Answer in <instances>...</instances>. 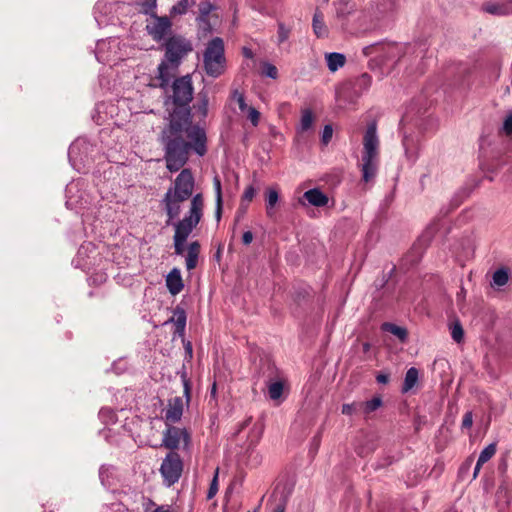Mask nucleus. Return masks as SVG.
I'll return each mask as SVG.
<instances>
[{"mask_svg":"<svg viewBox=\"0 0 512 512\" xmlns=\"http://www.w3.org/2000/svg\"><path fill=\"white\" fill-rule=\"evenodd\" d=\"M194 87L191 75L174 79L165 100L168 124L161 132L166 168L170 172L181 170L193 150L199 157L207 152L206 131L199 124H192L190 103Z\"/></svg>","mask_w":512,"mask_h":512,"instance_id":"nucleus-1","label":"nucleus"},{"mask_svg":"<svg viewBox=\"0 0 512 512\" xmlns=\"http://www.w3.org/2000/svg\"><path fill=\"white\" fill-rule=\"evenodd\" d=\"M204 200L202 194L198 193L192 198L190 202L189 211L185 214L183 219L177 220L174 223V236L173 246L174 253L178 256H183L185 252V243L192 233V231L200 223L203 216Z\"/></svg>","mask_w":512,"mask_h":512,"instance_id":"nucleus-2","label":"nucleus"},{"mask_svg":"<svg viewBox=\"0 0 512 512\" xmlns=\"http://www.w3.org/2000/svg\"><path fill=\"white\" fill-rule=\"evenodd\" d=\"M379 145L377 126L375 122H372L367 126L363 137L362 163L360 165L362 180L366 183L373 180L377 174L379 166Z\"/></svg>","mask_w":512,"mask_h":512,"instance_id":"nucleus-3","label":"nucleus"},{"mask_svg":"<svg viewBox=\"0 0 512 512\" xmlns=\"http://www.w3.org/2000/svg\"><path fill=\"white\" fill-rule=\"evenodd\" d=\"M224 51V42L220 37H215L208 42L203 55L204 69L208 76L217 78L224 73L226 67Z\"/></svg>","mask_w":512,"mask_h":512,"instance_id":"nucleus-4","label":"nucleus"},{"mask_svg":"<svg viewBox=\"0 0 512 512\" xmlns=\"http://www.w3.org/2000/svg\"><path fill=\"white\" fill-rule=\"evenodd\" d=\"M336 15L339 18H347L353 14H357L356 19L360 22V25L372 24L375 20L379 19L383 11L374 4L357 11L355 4L349 0H338L334 3Z\"/></svg>","mask_w":512,"mask_h":512,"instance_id":"nucleus-5","label":"nucleus"},{"mask_svg":"<svg viewBox=\"0 0 512 512\" xmlns=\"http://www.w3.org/2000/svg\"><path fill=\"white\" fill-rule=\"evenodd\" d=\"M94 146L85 138H78L69 147L68 157L71 165L78 172L85 173V168L91 163Z\"/></svg>","mask_w":512,"mask_h":512,"instance_id":"nucleus-6","label":"nucleus"},{"mask_svg":"<svg viewBox=\"0 0 512 512\" xmlns=\"http://www.w3.org/2000/svg\"><path fill=\"white\" fill-rule=\"evenodd\" d=\"M164 48V58L178 65L181 64L185 56L193 49L191 42L180 35L169 37L164 44Z\"/></svg>","mask_w":512,"mask_h":512,"instance_id":"nucleus-7","label":"nucleus"},{"mask_svg":"<svg viewBox=\"0 0 512 512\" xmlns=\"http://www.w3.org/2000/svg\"><path fill=\"white\" fill-rule=\"evenodd\" d=\"M183 471V462L180 455L170 451L163 459L160 466V473L166 486L170 487L180 479Z\"/></svg>","mask_w":512,"mask_h":512,"instance_id":"nucleus-8","label":"nucleus"},{"mask_svg":"<svg viewBox=\"0 0 512 512\" xmlns=\"http://www.w3.org/2000/svg\"><path fill=\"white\" fill-rule=\"evenodd\" d=\"M162 445L172 451L178 448L189 451L191 446V435L186 428L168 426L166 431L163 433Z\"/></svg>","mask_w":512,"mask_h":512,"instance_id":"nucleus-9","label":"nucleus"},{"mask_svg":"<svg viewBox=\"0 0 512 512\" xmlns=\"http://www.w3.org/2000/svg\"><path fill=\"white\" fill-rule=\"evenodd\" d=\"M120 44V39L115 37L98 41L95 51L96 59L103 64L123 60Z\"/></svg>","mask_w":512,"mask_h":512,"instance_id":"nucleus-10","label":"nucleus"},{"mask_svg":"<svg viewBox=\"0 0 512 512\" xmlns=\"http://www.w3.org/2000/svg\"><path fill=\"white\" fill-rule=\"evenodd\" d=\"M195 186V180L193 174L190 169L184 168L175 178L173 185H171L167 191H171L172 194L177 195V197L192 199L195 195H193V190Z\"/></svg>","mask_w":512,"mask_h":512,"instance_id":"nucleus-11","label":"nucleus"},{"mask_svg":"<svg viewBox=\"0 0 512 512\" xmlns=\"http://www.w3.org/2000/svg\"><path fill=\"white\" fill-rule=\"evenodd\" d=\"M362 52L365 56H375L380 62H385L399 56L401 47L392 43H374L365 46Z\"/></svg>","mask_w":512,"mask_h":512,"instance_id":"nucleus-12","label":"nucleus"},{"mask_svg":"<svg viewBox=\"0 0 512 512\" xmlns=\"http://www.w3.org/2000/svg\"><path fill=\"white\" fill-rule=\"evenodd\" d=\"M185 201H187V199L181 198L180 196L177 197V195L172 194L171 191H166L161 201V204L167 215V219L165 222L167 226L174 227V223L177 221L181 213L182 203Z\"/></svg>","mask_w":512,"mask_h":512,"instance_id":"nucleus-13","label":"nucleus"},{"mask_svg":"<svg viewBox=\"0 0 512 512\" xmlns=\"http://www.w3.org/2000/svg\"><path fill=\"white\" fill-rule=\"evenodd\" d=\"M172 22L167 16L152 15L146 25V30L152 39L160 42L171 32Z\"/></svg>","mask_w":512,"mask_h":512,"instance_id":"nucleus-14","label":"nucleus"},{"mask_svg":"<svg viewBox=\"0 0 512 512\" xmlns=\"http://www.w3.org/2000/svg\"><path fill=\"white\" fill-rule=\"evenodd\" d=\"M481 9L497 17L512 16V0H490L485 2Z\"/></svg>","mask_w":512,"mask_h":512,"instance_id":"nucleus-15","label":"nucleus"},{"mask_svg":"<svg viewBox=\"0 0 512 512\" xmlns=\"http://www.w3.org/2000/svg\"><path fill=\"white\" fill-rule=\"evenodd\" d=\"M180 65L176 63H172L167 59L163 58L160 64L158 65V75L159 79V87L162 89H166L169 86L171 79L175 76L178 71V67Z\"/></svg>","mask_w":512,"mask_h":512,"instance_id":"nucleus-16","label":"nucleus"},{"mask_svg":"<svg viewBox=\"0 0 512 512\" xmlns=\"http://www.w3.org/2000/svg\"><path fill=\"white\" fill-rule=\"evenodd\" d=\"M328 201L329 199L325 193L318 188H313L304 192L303 196L299 199V204L301 206L309 204L315 207H324L328 204Z\"/></svg>","mask_w":512,"mask_h":512,"instance_id":"nucleus-17","label":"nucleus"},{"mask_svg":"<svg viewBox=\"0 0 512 512\" xmlns=\"http://www.w3.org/2000/svg\"><path fill=\"white\" fill-rule=\"evenodd\" d=\"M405 156L410 163H415L419 156V138L414 135H404L402 139Z\"/></svg>","mask_w":512,"mask_h":512,"instance_id":"nucleus-18","label":"nucleus"},{"mask_svg":"<svg viewBox=\"0 0 512 512\" xmlns=\"http://www.w3.org/2000/svg\"><path fill=\"white\" fill-rule=\"evenodd\" d=\"M184 410V403L183 399L179 396H176L174 398H171L169 400L166 412H165V418L169 422H178L182 415Z\"/></svg>","mask_w":512,"mask_h":512,"instance_id":"nucleus-19","label":"nucleus"},{"mask_svg":"<svg viewBox=\"0 0 512 512\" xmlns=\"http://www.w3.org/2000/svg\"><path fill=\"white\" fill-rule=\"evenodd\" d=\"M89 254H96V248L91 242L84 243L80 246L77 252V257L73 260L75 266L84 270L89 269L91 266V262L88 261L90 258Z\"/></svg>","mask_w":512,"mask_h":512,"instance_id":"nucleus-20","label":"nucleus"},{"mask_svg":"<svg viewBox=\"0 0 512 512\" xmlns=\"http://www.w3.org/2000/svg\"><path fill=\"white\" fill-rule=\"evenodd\" d=\"M187 316L186 312L181 307H176L173 312V316L168 319L164 324L173 323L175 325L174 337H184L186 328Z\"/></svg>","mask_w":512,"mask_h":512,"instance_id":"nucleus-21","label":"nucleus"},{"mask_svg":"<svg viewBox=\"0 0 512 512\" xmlns=\"http://www.w3.org/2000/svg\"><path fill=\"white\" fill-rule=\"evenodd\" d=\"M99 479L105 488L114 486L118 480L116 468L113 465H102L99 469Z\"/></svg>","mask_w":512,"mask_h":512,"instance_id":"nucleus-22","label":"nucleus"},{"mask_svg":"<svg viewBox=\"0 0 512 512\" xmlns=\"http://www.w3.org/2000/svg\"><path fill=\"white\" fill-rule=\"evenodd\" d=\"M166 286L172 295H176L181 292L184 287L181 273L177 268H174L169 272L166 277Z\"/></svg>","mask_w":512,"mask_h":512,"instance_id":"nucleus-23","label":"nucleus"},{"mask_svg":"<svg viewBox=\"0 0 512 512\" xmlns=\"http://www.w3.org/2000/svg\"><path fill=\"white\" fill-rule=\"evenodd\" d=\"M200 254V244L198 241H193L187 246V253L185 256V266L187 270L196 268Z\"/></svg>","mask_w":512,"mask_h":512,"instance_id":"nucleus-24","label":"nucleus"},{"mask_svg":"<svg viewBox=\"0 0 512 512\" xmlns=\"http://www.w3.org/2000/svg\"><path fill=\"white\" fill-rule=\"evenodd\" d=\"M325 60L330 72H336L346 63V57L342 53L330 52L325 54Z\"/></svg>","mask_w":512,"mask_h":512,"instance_id":"nucleus-25","label":"nucleus"},{"mask_svg":"<svg viewBox=\"0 0 512 512\" xmlns=\"http://www.w3.org/2000/svg\"><path fill=\"white\" fill-rule=\"evenodd\" d=\"M208 104L209 98L206 92H200L199 98L196 104H194V115L199 117L201 120H204L208 115Z\"/></svg>","mask_w":512,"mask_h":512,"instance_id":"nucleus-26","label":"nucleus"},{"mask_svg":"<svg viewBox=\"0 0 512 512\" xmlns=\"http://www.w3.org/2000/svg\"><path fill=\"white\" fill-rule=\"evenodd\" d=\"M312 27L317 37L321 38L327 36L328 29L324 23L323 14L319 10H316L314 13Z\"/></svg>","mask_w":512,"mask_h":512,"instance_id":"nucleus-27","label":"nucleus"},{"mask_svg":"<svg viewBox=\"0 0 512 512\" xmlns=\"http://www.w3.org/2000/svg\"><path fill=\"white\" fill-rule=\"evenodd\" d=\"M419 372L415 367H411L407 370L402 386V392L407 393L410 391L418 382Z\"/></svg>","mask_w":512,"mask_h":512,"instance_id":"nucleus-28","label":"nucleus"},{"mask_svg":"<svg viewBox=\"0 0 512 512\" xmlns=\"http://www.w3.org/2000/svg\"><path fill=\"white\" fill-rule=\"evenodd\" d=\"M381 329L396 336L399 340L405 341L407 338V330L390 322H384Z\"/></svg>","mask_w":512,"mask_h":512,"instance_id":"nucleus-29","label":"nucleus"},{"mask_svg":"<svg viewBox=\"0 0 512 512\" xmlns=\"http://www.w3.org/2000/svg\"><path fill=\"white\" fill-rule=\"evenodd\" d=\"M372 83V78L369 74L363 73L358 76L353 84L354 90L357 93H363L369 89Z\"/></svg>","mask_w":512,"mask_h":512,"instance_id":"nucleus-30","label":"nucleus"},{"mask_svg":"<svg viewBox=\"0 0 512 512\" xmlns=\"http://www.w3.org/2000/svg\"><path fill=\"white\" fill-rule=\"evenodd\" d=\"M314 122V115L310 109H304L301 113L300 124L298 131L304 132L312 128Z\"/></svg>","mask_w":512,"mask_h":512,"instance_id":"nucleus-31","label":"nucleus"},{"mask_svg":"<svg viewBox=\"0 0 512 512\" xmlns=\"http://www.w3.org/2000/svg\"><path fill=\"white\" fill-rule=\"evenodd\" d=\"M365 414H370L380 408L383 404L381 396H375L366 402H360Z\"/></svg>","mask_w":512,"mask_h":512,"instance_id":"nucleus-32","label":"nucleus"},{"mask_svg":"<svg viewBox=\"0 0 512 512\" xmlns=\"http://www.w3.org/2000/svg\"><path fill=\"white\" fill-rule=\"evenodd\" d=\"M496 443H491L486 446L479 454L478 460L479 465H483L488 462L496 453Z\"/></svg>","mask_w":512,"mask_h":512,"instance_id":"nucleus-33","label":"nucleus"},{"mask_svg":"<svg viewBox=\"0 0 512 512\" xmlns=\"http://www.w3.org/2000/svg\"><path fill=\"white\" fill-rule=\"evenodd\" d=\"M284 385L281 381H276L268 386V394L270 399L278 400L283 393Z\"/></svg>","mask_w":512,"mask_h":512,"instance_id":"nucleus-34","label":"nucleus"},{"mask_svg":"<svg viewBox=\"0 0 512 512\" xmlns=\"http://www.w3.org/2000/svg\"><path fill=\"white\" fill-rule=\"evenodd\" d=\"M189 8V0H179L175 5H173L170 9V15H184L188 11Z\"/></svg>","mask_w":512,"mask_h":512,"instance_id":"nucleus-35","label":"nucleus"},{"mask_svg":"<svg viewBox=\"0 0 512 512\" xmlns=\"http://www.w3.org/2000/svg\"><path fill=\"white\" fill-rule=\"evenodd\" d=\"M450 330L452 339L457 343L462 342L464 338V330L461 323L458 320L452 324Z\"/></svg>","mask_w":512,"mask_h":512,"instance_id":"nucleus-36","label":"nucleus"},{"mask_svg":"<svg viewBox=\"0 0 512 512\" xmlns=\"http://www.w3.org/2000/svg\"><path fill=\"white\" fill-rule=\"evenodd\" d=\"M266 208L273 209L279 201V193L274 188H268L266 191Z\"/></svg>","mask_w":512,"mask_h":512,"instance_id":"nucleus-37","label":"nucleus"},{"mask_svg":"<svg viewBox=\"0 0 512 512\" xmlns=\"http://www.w3.org/2000/svg\"><path fill=\"white\" fill-rule=\"evenodd\" d=\"M509 280L508 272L505 269H498L493 274V283L496 286H504Z\"/></svg>","mask_w":512,"mask_h":512,"instance_id":"nucleus-38","label":"nucleus"},{"mask_svg":"<svg viewBox=\"0 0 512 512\" xmlns=\"http://www.w3.org/2000/svg\"><path fill=\"white\" fill-rule=\"evenodd\" d=\"M99 417L105 424H112L116 422V414L111 408H102L99 411Z\"/></svg>","mask_w":512,"mask_h":512,"instance_id":"nucleus-39","label":"nucleus"},{"mask_svg":"<svg viewBox=\"0 0 512 512\" xmlns=\"http://www.w3.org/2000/svg\"><path fill=\"white\" fill-rule=\"evenodd\" d=\"M290 28H287L283 23H278V31H277V43L281 45L286 42L290 35Z\"/></svg>","mask_w":512,"mask_h":512,"instance_id":"nucleus-40","label":"nucleus"},{"mask_svg":"<svg viewBox=\"0 0 512 512\" xmlns=\"http://www.w3.org/2000/svg\"><path fill=\"white\" fill-rule=\"evenodd\" d=\"M218 475H219V468H216L214 472L213 479L210 483L208 492H207V499H212L218 492Z\"/></svg>","mask_w":512,"mask_h":512,"instance_id":"nucleus-41","label":"nucleus"},{"mask_svg":"<svg viewBox=\"0 0 512 512\" xmlns=\"http://www.w3.org/2000/svg\"><path fill=\"white\" fill-rule=\"evenodd\" d=\"M106 9H107V5L105 3H103L102 1L97 2L94 7V17L99 25L106 24V21L102 18V15H101L103 10H106Z\"/></svg>","mask_w":512,"mask_h":512,"instance_id":"nucleus-42","label":"nucleus"},{"mask_svg":"<svg viewBox=\"0 0 512 512\" xmlns=\"http://www.w3.org/2000/svg\"><path fill=\"white\" fill-rule=\"evenodd\" d=\"M255 195H256V189L254 188L253 185H249L245 188V190L242 194L241 202L245 203V204H249L253 200Z\"/></svg>","mask_w":512,"mask_h":512,"instance_id":"nucleus-43","label":"nucleus"},{"mask_svg":"<svg viewBox=\"0 0 512 512\" xmlns=\"http://www.w3.org/2000/svg\"><path fill=\"white\" fill-rule=\"evenodd\" d=\"M262 73L271 79H276L278 76V70L276 66H274L271 63H264L263 64V71Z\"/></svg>","mask_w":512,"mask_h":512,"instance_id":"nucleus-44","label":"nucleus"},{"mask_svg":"<svg viewBox=\"0 0 512 512\" xmlns=\"http://www.w3.org/2000/svg\"><path fill=\"white\" fill-rule=\"evenodd\" d=\"M247 118L250 120L253 126H257L260 120V113L254 107H249L247 110Z\"/></svg>","mask_w":512,"mask_h":512,"instance_id":"nucleus-45","label":"nucleus"},{"mask_svg":"<svg viewBox=\"0 0 512 512\" xmlns=\"http://www.w3.org/2000/svg\"><path fill=\"white\" fill-rule=\"evenodd\" d=\"M361 407V404L360 402H353V403H349V404H343L342 405V409H341V412L342 414L344 415H348V416H351L355 413V411Z\"/></svg>","mask_w":512,"mask_h":512,"instance_id":"nucleus-46","label":"nucleus"},{"mask_svg":"<svg viewBox=\"0 0 512 512\" xmlns=\"http://www.w3.org/2000/svg\"><path fill=\"white\" fill-rule=\"evenodd\" d=\"M332 135H333L332 126L330 124L325 125L323 128V131H322V135H321V142L324 145H327L330 142V140L332 139Z\"/></svg>","mask_w":512,"mask_h":512,"instance_id":"nucleus-47","label":"nucleus"},{"mask_svg":"<svg viewBox=\"0 0 512 512\" xmlns=\"http://www.w3.org/2000/svg\"><path fill=\"white\" fill-rule=\"evenodd\" d=\"M213 186L215 190V198L216 201L223 200L222 199V186H221V180L218 176H215L213 178Z\"/></svg>","mask_w":512,"mask_h":512,"instance_id":"nucleus-48","label":"nucleus"},{"mask_svg":"<svg viewBox=\"0 0 512 512\" xmlns=\"http://www.w3.org/2000/svg\"><path fill=\"white\" fill-rule=\"evenodd\" d=\"M472 424H473V414L471 411H468L463 416L462 428L469 429V428H471Z\"/></svg>","mask_w":512,"mask_h":512,"instance_id":"nucleus-49","label":"nucleus"},{"mask_svg":"<svg viewBox=\"0 0 512 512\" xmlns=\"http://www.w3.org/2000/svg\"><path fill=\"white\" fill-rule=\"evenodd\" d=\"M503 130L506 132V134H512V115H509L504 123H503Z\"/></svg>","mask_w":512,"mask_h":512,"instance_id":"nucleus-50","label":"nucleus"},{"mask_svg":"<svg viewBox=\"0 0 512 512\" xmlns=\"http://www.w3.org/2000/svg\"><path fill=\"white\" fill-rule=\"evenodd\" d=\"M223 200L216 201L215 217L217 221H220L222 215Z\"/></svg>","mask_w":512,"mask_h":512,"instance_id":"nucleus-51","label":"nucleus"},{"mask_svg":"<svg viewBox=\"0 0 512 512\" xmlns=\"http://www.w3.org/2000/svg\"><path fill=\"white\" fill-rule=\"evenodd\" d=\"M253 241V234L251 231H246L243 233L242 242L244 245H249Z\"/></svg>","mask_w":512,"mask_h":512,"instance_id":"nucleus-52","label":"nucleus"},{"mask_svg":"<svg viewBox=\"0 0 512 512\" xmlns=\"http://www.w3.org/2000/svg\"><path fill=\"white\" fill-rule=\"evenodd\" d=\"M247 208H248V204H245V203L241 202L240 207H239V209L237 211V217H236L237 220H239L241 217L244 216V214L247 211Z\"/></svg>","mask_w":512,"mask_h":512,"instance_id":"nucleus-53","label":"nucleus"},{"mask_svg":"<svg viewBox=\"0 0 512 512\" xmlns=\"http://www.w3.org/2000/svg\"><path fill=\"white\" fill-rule=\"evenodd\" d=\"M376 380L380 384H387L388 381H389V375L388 374H384V373H379L376 376Z\"/></svg>","mask_w":512,"mask_h":512,"instance_id":"nucleus-54","label":"nucleus"},{"mask_svg":"<svg viewBox=\"0 0 512 512\" xmlns=\"http://www.w3.org/2000/svg\"><path fill=\"white\" fill-rule=\"evenodd\" d=\"M237 103L239 105V109L241 110V112H246V110L249 108L245 102L244 96H239V102H237Z\"/></svg>","mask_w":512,"mask_h":512,"instance_id":"nucleus-55","label":"nucleus"},{"mask_svg":"<svg viewBox=\"0 0 512 512\" xmlns=\"http://www.w3.org/2000/svg\"><path fill=\"white\" fill-rule=\"evenodd\" d=\"M183 385H184V394H185V396L187 398V401H189V398H190V395H189V393H190V386H189L188 380L185 377H183Z\"/></svg>","mask_w":512,"mask_h":512,"instance_id":"nucleus-56","label":"nucleus"},{"mask_svg":"<svg viewBox=\"0 0 512 512\" xmlns=\"http://www.w3.org/2000/svg\"><path fill=\"white\" fill-rule=\"evenodd\" d=\"M183 343H184V348H185L186 353L189 355V357H192V344H191V342L183 340Z\"/></svg>","mask_w":512,"mask_h":512,"instance_id":"nucleus-57","label":"nucleus"},{"mask_svg":"<svg viewBox=\"0 0 512 512\" xmlns=\"http://www.w3.org/2000/svg\"><path fill=\"white\" fill-rule=\"evenodd\" d=\"M211 8H212V7H211V5H210V4H206L204 7H202V8L200 9L201 14H202L203 16L208 15V14H209V12H210V10H211Z\"/></svg>","mask_w":512,"mask_h":512,"instance_id":"nucleus-58","label":"nucleus"},{"mask_svg":"<svg viewBox=\"0 0 512 512\" xmlns=\"http://www.w3.org/2000/svg\"><path fill=\"white\" fill-rule=\"evenodd\" d=\"M239 96H244V94L239 92L238 90H234L232 93V99L236 102H239Z\"/></svg>","mask_w":512,"mask_h":512,"instance_id":"nucleus-59","label":"nucleus"},{"mask_svg":"<svg viewBox=\"0 0 512 512\" xmlns=\"http://www.w3.org/2000/svg\"><path fill=\"white\" fill-rule=\"evenodd\" d=\"M482 465H479V461L476 462V465L474 467V472H473V478L475 479L479 472H480V469H481Z\"/></svg>","mask_w":512,"mask_h":512,"instance_id":"nucleus-60","label":"nucleus"},{"mask_svg":"<svg viewBox=\"0 0 512 512\" xmlns=\"http://www.w3.org/2000/svg\"><path fill=\"white\" fill-rule=\"evenodd\" d=\"M153 512H171L169 507L159 506Z\"/></svg>","mask_w":512,"mask_h":512,"instance_id":"nucleus-61","label":"nucleus"},{"mask_svg":"<svg viewBox=\"0 0 512 512\" xmlns=\"http://www.w3.org/2000/svg\"><path fill=\"white\" fill-rule=\"evenodd\" d=\"M243 54L247 58H251L253 56L252 51L250 49H248V48H244L243 49Z\"/></svg>","mask_w":512,"mask_h":512,"instance_id":"nucleus-62","label":"nucleus"},{"mask_svg":"<svg viewBox=\"0 0 512 512\" xmlns=\"http://www.w3.org/2000/svg\"><path fill=\"white\" fill-rule=\"evenodd\" d=\"M273 512H285V507L284 505H278L274 510Z\"/></svg>","mask_w":512,"mask_h":512,"instance_id":"nucleus-63","label":"nucleus"},{"mask_svg":"<svg viewBox=\"0 0 512 512\" xmlns=\"http://www.w3.org/2000/svg\"><path fill=\"white\" fill-rule=\"evenodd\" d=\"M266 213H267L268 217H270V218L273 217L275 214L274 208L273 209L266 208Z\"/></svg>","mask_w":512,"mask_h":512,"instance_id":"nucleus-64","label":"nucleus"}]
</instances>
